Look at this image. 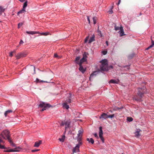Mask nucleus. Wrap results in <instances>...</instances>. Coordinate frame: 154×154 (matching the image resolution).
<instances>
[{
  "instance_id": "f257e3e1",
  "label": "nucleus",
  "mask_w": 154,
  "mask_h": 154,
  "mask_svg": "<svg viewBox=\"0 0 154 154\" xmlns=\"http://www.w3.org/2000/svg\"><path fill=\"white\" fill-rule=\"evenodd\" d=\"M144 90V87L143 88H138L137 95L134 96L133 98L134 100L137 101H141L142 100V98L143 96V94L145 93Z\"/></svg>"
},
{
  "instance_id": "f03ea898",
  "label": "nucleus",
  "mask_w": 154,
  "mask_h": 154,
  "mask_svg": "<svg viewBox=\"0 0 154 154\" xmlns=\"http://www.w3.org/2000/svg\"><path fill=\"white\" fill-rule=\"evenodd\" d=\"M1 135L5 139H8L9 142L11 143L12 142L11 140L9 131L7 130L4 131L1 133Z\"/></svg>"
},
{
  "instance_id": "7ed1b4c3",
  "label": "nucleus",
  "mask_w": 154,
  "mask_h": 154,
  "mask_svg": "<svg viewBox=\"0 0 154 154\" xmlns=\"http://www.w3.org/2000/svg\"><path fill=\"white\" fill-rule=\"evenodd\" d=\"M101 63L100 66V69L101 71H106L108 69V64L107 60L106 59H104L100 61Z\"/></svg>"
},
{
  "instance_id": "20e7f679",
  "label": "nucleus",
  "mask_w": 154,
  "mask_h": 154,
  "mask_svg": "<svg viewBox=\"0 0 154 154\" xmlns=\"http://www.w3.org/2000/svg\"><path fill=\"white\" fill-rule=\"evenodd\" d=\"M39 106L41 107H44L45 108H49L52 107L49 104L43 102H41L39 105Z\"/></svg>"
},
{
  "instance_id": "39448f33",
  "label": "nucleus",
  "mask_w": 154,
  "mask_h": 154,
  "mask_svg": "<svg viewBox=\"0 0 154 154\" xmlns=\"http://www.w3.org/2000/svg\"><path fill=\"white\" fill-rule=\"evenodd\" d=\"M108 118V115L107 114L103 113L100 117V119H101L102 120L104 119H106Z\"/></svg>"
},
{
  "instance_id": "423d86ee",
  "label": "nucleus",
  "mask_w": 154,
  "mask_h": 154,
  "mask_svg": "<svg viewBox=\"0 0 154 154\" xmlns=\"http://www.w3.org/2000/svg\"><path fill=\"white\" fill-rule=\"evenodd\" d=\"M79 69L82 73H84L86 69L84 68L82 66V64H79Z\"/></svg>"
},
{
  "instance_id": "0eeeda50",
  "label": "nucleus",
  "mask_w": 154,
  "mask_h": 154,
  "mask_svg": "<svg viewBox=\"0 0 154 154\" xmlns=\"http://www.w3.org/2000/svg\"><path fill=\"white\" fill-rule=\"evenodd\" d=\"M119 82V80L118 79L116 80L111 79L109 82V83L118 84Z\"/></svg>"
},
{
  "instance_id": "6e6552de",
  "label": "nucleus",
  "mask_w": 154,
  "mask_h": 154,
  "mask_svg": "<svg viewBox=\"0 0 154 154\" xmlns=\"http://www.w3.org/2000/svg\"><path fill=\"white\" fill-rule=\"evenodd\" d=\"M42 142L41 140L36 141L35 143L34 146L35 147H38L39 145L42 143Z\"/></svg>"
},
{
  "instance_id": "1a4fd4ad",
  "label": "nucleus",
  "mask_w": 154,
  "mask_h": 154,
  "mask_svg": "<svg viewBox=\"0 0 154 154\" xmlns=\"http://www.w3.org/2000/svg\"><path fill=\"white\" fill-rule=\"evenodd\" d=\"M26 33H27L28 34H30L31 35H33L36 34H39L40 33L39 32H36L35 31H27L26 32Z\"/></svg>"
},
{
  "instance_id": "9d476101",
  "label": "nucleus",
  "mask_w": 154,
  "mask_h": 154,
  "mask_svg": "<svg viewBox=\"0 0 154 154\" xmlns=\"http://www.w3.org/2000/svg\"><path fill=\"white\" fill-rule=\"evenodd\" d=\"M26 56L25 54H24L22 53H20L18 54L16 56V57L17 59H19L22 57H25Z\"/></svg>"
},
{
  "instance_id": "9b49d317",
  "label": "nucleus",
  "mask_w": 154,
  "mask_h": 154,
  "mask_svg": "<svg viewBox=\"0 0 154 154\" xmlns=\"http://www.w3.org/2000/svg\"><path fill=\"white\" fill-rule=\"evenodd\" d=\"M70 124V122L69 121H66L65 124V130H66L67 128H68L69 127Z\"/></svg>"
},
{
  "instance_id": "f8f14e48",
  "label": "nucleus",
  "mask_w": 154,
  "mask_h": 154,
  "mask_svg": "<svg viewBox=\"0 0 154 154\" xmlns=\"http://www.w3.org/2000/svg\"><path fill=\"white\" fill-rule=\"evenodd\" d=\"M13 112V110L11 109L8 110L5 112L4 113L5 116L6 117L7 115L10 113H12Z\"/></svg>"
},
{
  "instance_id": "ddd939ff",
  "label": "nucleus",
  "mask_w": 154,
  "mask_h": 154,
  "mask_svg": "<svg viewBox=\"0 0 154 154\" xmlns=\"http://www.w3.org/2000/svg\"><path fill=\"white\" fill-rule=\"evenodd\" d=\"M94 38H95L94 35H93L92 36L91 38H90V39L89 40L88 43L89 44L91 43L93 41H95Z\"/></svg>"
},
{
  "instance_id": "4468645a",
  "label": "nucleus",
  "mask_w": 154,
  "mask_h": 154,
  "mask_svg": "<svg viewBox=\"0 0 154 154\" xmlns=\"http://www.w3.org/2000/svg\"><path fill=\"white\" fill-rule=\"evenodd\" d=\"M63 107L67 109L69 108V106L67 104V103H64L63 104Z\"/></svg>"
},
{
  "instance_id": "2eb2a0df",
  "label": "nucleus",
  "mask_w": 154,
  "mask_h": 154,
  "mask_svg": "<svg viewBox=\"0 0 154 154\" xmlns=\"http://www.w3.org/2000/svg\"><path fill=\"white\" fill-rule=\"evenodd\" d=\"M86 60V59L83 57L80 60V62L79 63H78L79 64H82V63L85 61ZM77 63H78L77 62H76Z\"/></svg>"
},
{
  "instance_id": "dca6fc26",
  "label": "nucleus",
  "mask_w": 154,
  "mask_h": 154,
  "mask_svg": "<svg viewBox=\"0 0 154 154\" xmlns=\"http://www.w3.org/2000/svg\"><path fill=\"white\" fill-rule=\"evenodd\" d=\"M99 136L101 135H103V132L102 131V127H100L99 128Z\"/></svg>"
},
{
  "instance_id": "f3484780",
  "label": "nucleus",
  "mask_w": 154,
  "mask_h": 154,
  "mask_svg": "<svg viewBox=\"0 0 154 154\" xmlns=\"http://www.w3.org/2000/svg\"><path fill=\"white\" fill-rule=\"evenodd\" d=\"M123 108V107L122 106L120 107H119L117 106H115L113 108V110L114 111H116L118 110H119Z\"/></svg>"
},
{
  "instance_id": "a211bd4d",
  "label": "nucleus",
  "mask_w": 154,
  "mask_h": 154,
  "mask_svg": "<svg viewBox=\"0 0 154 154\" xmlns=\"http://www.w3.org/2000/svg\"><path fill=\"white\" fill-rule=\"evenodd\" d=\"M87 140L88 141L89 143H91L92 144H93L94 143V141L92 138H91L90 139L87 138Z\"/></svg>"
},
{
  "instance_id": "6ab92c4d",
  "label": "nucleus",
  "mask_w": 154,
  "mask_h": 154,
  "mask_svg": "<svg viewBox=\"0 0 154 154\" xmlns=\"http://www.w3.org/2000/svg\"><path fill=\"white\" fill-rule=\"evenodd\" d=\"M12 152H18L20 151V148L19 147H16L14 149H11Z\"/></svg>"
},
{
  "instance_id": "aec40b11",
  "label": "nucleus",
  "mask_w": 154,
  "mask_h": 154,
  "mask_svg": "<svg viewBox=\"0 0 154 154\" xmlns=\"http://www.w3.org/2000/svg\"><path fill=\"white\" fill-rule=\"evenodd\" d=\"M120 31H121V36H123L124 35H125V34H124V32L123 31V28L122 27H121L120 28Z\"/></svg>"
},
{
  "instance_id": "412c9836",
  "label": "nucleus",
  "mask_w": 154,
  "mask_h": 154,
  "mask_svg": "<svg viewBox=\"0 0 154 154\" xmlns=\"http://www.w3.org/2000/svg\"><path fill=\"white\" fill-rule=\"evenodd\" d=\"M83 132V130L82 129L79 130L78 131V136L79 137L80 136H81Z\"/></svg>"
},
{
  "instance_id": "4be33fe9",
  "label": "nucleus",
  "mask_w": 154,
  "mask_h": 154,
  "mask_svg": "<svg viewBox=\"0 0 154 154\" xmlns=\"http://www.w3.org/2000/svg\"><path fill=\"white\" fill-rule=\"evenodd\" d=\"M97 71H95V72H94L93 73H92L91 74V75L90 76V78H91L93 77L94 75H97Z\"/></svg>"
},
{
  "instance_id": "5701e85b",
  "label": "nucleus",
  "mask_w": 154,
  "mask_h": 154,
  "mask_svg": "<svg viewBox=\"0 0 154 154\" xmlns=\"http://www.w3.org/2000/svg\"><path fill=\"white\" fill-rule=\"evenodd\" d=\"M65 139V135H63L62 136V138H59V140L62 142H63L64 141V139Z\"/></svg>"
},
{
  "instance_id": "b1692460",
  "label": "nucleus",
  "mask_w": 154,
  "mask_h": 154,
  "mask_svg": "<svg viewBox=\"0 0 154 154\" xmlns=\"http://www.w3.org/2000/svg\"><path fill=\"white\" fill-rule=\"evenodd\" d=\"M5 149V150H4V151L5 152H12L13 150H11V149H9V148H6L5 147V149Z\"/></svg>"
},
{
  "instance_id": "393cba45",
  "label": "nucleus",
  "mask_w": 154,
  "mask_h": 154,
  "mask_svg": "<svg viewBox=\"0 0 154 154\" xmlns=\"http://www.w3.org/2000/svg\"><path fill=\"white\" fill-rule=\"evenodd\" d=\"M140 131V130L139 131H137L135 133L136 137H138L140 136V134L139 133Z\"/></svg>"
},
{
  "instance_id": "a878e982",
  "label": "nucleus",
  "mask_w": 154,
  "mask_h": 154,
  "mask_svg": "<svg viewBox=\"0 0 154 154\" xmlns=\"http://www.w3.org/2000/svg\"><path fill=\"white\" fill-rule=\"evenodd\" d=\"M88 55V54L87 53L85 52L83 54V57L86 59V58L87 57V56Z\"/></svg>"
},
{
  "instance_id": "bb28decb",
  "label": "nucleus",
  "mask_w": 154,
  "mask_h": 154,
  "mask_svg": "<svg viewBox=\"0 0 154 154\" xmlns=\"http://www.w3.org/2000/svg\"><path fill=\"white\" fill-rule=\"evenodd\" d=\"M27 1H26L24 3L23 9L25 10V8L27 6Z\"/></svg>"
},
{
  "instance_id": "cd10ccee",
  "label": "nucleus",
  "mask_w": 154,
  "mask_h": 154,
  "mask_svg": "<svg viewBox=\"0 0 154 154\" xmlns=\"http://www.w3.org/2000/svg\"><path fill=\"white\" fill-rule=\"evenodd\" d=\"M97 18L96 17H94L93 18V20L94 22V24H95L96 23V21L97 20Z\"/></svg>"
},
{
  "instance_id": "c85d7f7f",
  "label": "nucleus",
  "mask_w": 154,
  "mask_h": 154,
  "mask_svg": "<svg viewBox=\"0 0 154 154\" xmlns=\"http://www.w3.org/2000/svg\"><path fill=\"white\" fill-rule=\"evenodd\" d=\"M25 11H26L25 10H24V9H23H23H22V10H21V11H19V12H17V14H21V13H23V12H25Z\"/></svg>"
},
{
  "instance_id": "c756f323",
  "label": "nucleus",
  "mask_w": 154,
  "mask_h": 154,
  "mask_svg": "<svg viewBox=\"0 0 154 154\" xmlns=\"http://www.w3.org/2000/svg\"><path fill=\"white\" fill-rule=\"evenodd\" d=\"M82 142L81 141H79V143L76 145V147H79V148L80 146L82 145Z\"/></svg>"
},
{
  "instance_id": "7c9ffc66",
  "label": "nucleus",
  "mask_w": 154,
  "mask_h": 154,
  "mask_svg": "<svg viewBox=\"0 0 154 154\" xmlns=\"http://www.w3.org/2000/svg\"><path fill=\"white\" fill-rule=\"evenodd\" d=\"M15 53V51H14L11 52H10L9 54V56L10 57H12L13 56V54Z\"/></svg>"
},
{
  "instance_id": "2f4dec72",
  "label": "nucleus",
  "mask_w": 154,
  "mask_h": 154,
  "mask_svg": "<svg viewBox=\"0 0 154 154\" xmlns=\"http://www.w3.org/2000/svg\"><path fill=\"white\" fill-rule=\"evenodd\" d=\"M99 137L101 140L102 141L103 143H104V140L103 137V135L99 136Z\"/></svg>"
},
{
  "instance_id": "473e14b6",
  "label": "nucleus",
  "mask_w": 154,
  "mask_h": 154,
  "mask_svg": "<svg viewBox=\"0 0 154 154\" xmlns=\"http://www.w3.org/2000/svg\"><path fill=\"white\" fill-rule=\"evenodd\" d=\"M54 57H56L57 58H60L61 57H60V56H58V55H57V54L56 53V54H54Z\"/></svg>"
},
{
  "instance_id": "72a5a7b5",
  "label": "nucleus",
  "mask_w": 154,
  "mask_h": 154,
  "mask_svg": "<svg viewBox=\"0 0 154 154\" xmlns=\"http://www.w3.org/2000/svg\"><path fill=\"white\" fill-rule=\"evenodd\" d=\"M49 32L42 33H41V35H47L49 34Z\"/></svg>"
},
{
  "instance_id": "f704fd0d",
  "label": "nucleus",
  "mask_w": 154,
  "mask_h": 154,
  "mask_svg": "<svg viewBox=\"0 0 154 154\" xmlns=\"http://www.w3.org/2000/svg\"><path fill=\"white\" fill-rule=\"evenodd\" d=\"M127 120L129 122H131L133 120V119L131 117H127Z\"/></svg>"
},
{
  "instance_id": "c9c22d12",
  "label": "nucleus",
  "mask_w": 154,
  "mask_h": 154,
  "mask_svg": "<svg viewBox=\"0 0 154 154\" xmlns=\"http://www.w3.org/2000/svg\"><path fill=\"white\" fill-rule=\"evenodd\" d=\"M66 121H62L60 125L61 126H64L65 125L66 122Z\"/></svg>"
},
{
  "instance_id": "e433bc0d",
  "label": "nucleus",
  "mask_w": 154,
  "mask_h": 154,
  "mask_svg": "<svg viewBox=\"0 0 154 154\" xmlns=\"http://www.w3.org/2000/svg\"><path fill=\"white\" fill-rule=\"evenodd\" d=\"M4 10L3 9L2 7L0 6V13L4 12Z\"/></svg>"
},
{
  "instance_id": "4c0bfd02",
  "label": "nucleus",
  "mask_w": 154,
  "mask_h": 154,
  "mask_svg": "<svg viewBox=\"0 0 154 154\" xmlns=\"http://www.w3.org/2000/svg\"><path fill=\"white\" fill-rule=\"evenodd\" d=\"M114 116V114L108 115V118H112Z\"/></svg>"
},
{
  "instance_id": "58836bf2",
  "label": "nucleus",
  "mask_w": 154,
  "mask_h": 154,
  "mask_svg": "<svg viewBox=\"0 0 154 154\" xmlns=\"http://www.w3.org/2000/svg\"><path fill=\"white\" fill-rule=\"evenodd\" d=\"M120 28L119 26H115V29L116 31H117L118 30L120 29Z\"/></svg>"
},
{
  "instance_id": "ea45409f",
  "label": "nucleus",
  "mask_w": 154,
  "mask_h": 154,
  "mask_svg": "<svg viewBox=\"0 0 154 154\" xmlns=\"http://www.w3.org/2000/svg\"><path fill=\"white\" fill-rule=\"evenodd\" d=\"M113 8V6L111 7L109 11V14H112L113 13L112 9Z\"/></svg>"
},
{
  "instance_id": "a19ab883",
  "label": "nucleus",
  "mask_w": 154,
  "mask_h": 154,
  "mask_svg": "<svg viewBox=\"0 0 154 154\" xmlns=\"http://www.w3.org/2000/svg\"><path fill=\"white\" fill-rule=\"evenodd\" d=\"M80 58V57L79 56H78L75 59V62L78 61V60H79Z\"/></svg>"
},
{
  "instance_id": "79ce46f5",
  "label": "nucleus",
  "mask_w": 154,
  "mask_h": 154,
  "mask_svg": "<svg viewBox=\"0 0 154 154\" xmlns=\"http://www.w3.org/2000/svg\"><path fill=\"white\" fill-rule=\"evenodd\" d=\"M71 102V100H70V99L69 98L66 100V103H70Z\"/></svg>"
},
{
  "instance_id": "37998d69",
  "label": "nucleus",
  "mask_w": 154,
  "mask_h": 154,
  "mask_svg": "<svg viewBox=\"0 0 154 154\" xmlns=\"http://www.w3.org/2000/svg\"><path fill=\"white\" fill-rule=\"evenodd\" d=\"M22 25L23 23H19L18 24V28H20V27L22 26Z\"/></svg>"
},
{
  "instance_id": "c03bdc74",
  "label": "nucleus",
  "mask_w": 154,
  "mask_h": 154,
  "mask_svg": "<svg viewBox=\"0 0 154 154\" xmlns=\"http://www.w3.org/2000/svg\"><path fill=\"white\" fill-rule=\"evenodd\" d=\"M107 53V51H102V53L104 55H106Z\"/></svg>"
},
{
  "instance_id": "a18cd8bd",
  "label": "nucleus",
  "mask_w": 154,
  "mask_h": 154,
  "mask_svg": "<svg viewBox=\"0 0 154 154\" xmlns=\"http://www.w3.org/2000/svg\"><path fill=\"white\" fill-rule=\"evenodd\" d=\"M39 150V149H34V150H32V152H37Z\"/></svg>"
},
{
  "instance_id": "49530a36",
  "label": "nucleus",
  "mask_w": 154,
  "mask_h": 154,
  "mask_svg": "<svg viewBox=\"0 0 154 154\" xmlns=\"http://www.w3.org/2000/svg\"><path fill=\"white\" fill-rule=\"evenodd\" d=\"M94 136L96 138H98V136H97V133H95L94 134Z\"/></svg>"
},
{
  "instance_id": "de8ad7c7",
  "label": "nucleus",
  "mask_w": 154,
  "mask_h": 154,
  "mask_svg": "<svg viewBox=\"0 0 154 154\" xmlns=\"http://www.w3.org/2000/svg\"><path fill=\"white\" fill-rule=\"evenodd\" d=\"M88 37H87L86 38L85 40V43L87 42L88 41Z\"/></svg>"
},
{
  "instance_id": "09e8293b",
  "label": "nucleus",
  "mask_w": 154,
  "mask_h": 154,
  "mask_svg": "<svg viewBox=\"0 0 154 154\" xmlns=\"http://www.w3.org/2000/svg\"><path fill=\"white\" fill-rule=\"evenodd\" d=\"M32 69L34 70V73L35 74V67L34 66H32Z\"/></svg>"
},
{
  "instance_id": "8fccbe9b",
  "label": "nucleus",
  "mask_w": 154,
  "mask_h": 154,
  "mask_svg": "<svg viewBox=\"0 0 154 154\" xmlns=\"http://www.w3.org/2000/svg\"><path fill=\"white\" fill-rule=\"evenodd\" d=\"M87 19H88V21L89 23H90V19H89V16H88L87 17Z\"/></svg>"
},
{
  "instance_id": "3c124183",
  "label": "nucleus",
  "mask_w": 154,
  "mask_h": 154,
  "mask_svg": "<svg viewBox=\"0 0 154 154\" xmlns=\"http://www.w3.org/2000/svg\"><path fill=\"white\" fill-rule=\"evenodd\" d=\"M11 144L12 145V146H15V144L14 143L12 142H12H11Z\"/></svg>"
},
{
  "instance_id": "603ef678",
  "label": "nucleus",
  "mask_w": 154,
  "mask_h": 154,
  "mask_svg": "<svg viewBox=\"0 0 154 154\" xmlns=\"http://www.w3.org/2000/svg\"><path fill=\"white\" fill-rule=\"evenodd\" d=\"M23 43V41L22 40H20V44H19L20 45V44H22Z\"/></svg>"
},
{
  "instance_id": "864d4df0",
  "label": "nucleus",
  "mask_w": 154,
  "mask_h": 154,
  "mask_svg": "<svg viewBox=\"0 0 154 154\" xmlns=\"http://www.w3.org/2000/svg\"><path fill=\"white\" fill-rule=\"evenodd\" d=\"M98 32L101 35H102L101 34V31L98 30Z\"/></svg>"
},
{
  "instance_id": "5fc2aeb1",
  "label": "nucleus",
  "mask_w": 154,
  "mask_h": 154,
  "mask_svg": "<svg viewBox=\"0 0 154 154\" xmlns=\"http://www.w3.org/2000/svg\"><path fill=\"white\" fill-rule=\"evenodd\" d=\"M152 44L153 45H154V42L153 40H152Z\"/></svg>"
},
{
  "instance_id": "6e6d98bb",
  "label": "nucleus",
  "mask_w": 154,
  "mask_h": 154,
  "mask_svg": "<svg viewBox=\"0 0 154 154\" xmlns=\"http://www.w3.org/2000/svg\"><path fill=\"white\" fill-rule=\"evenodd\" d=\"M154 45H152V44L149 47V48H150L152 47H153Z\"/></svg>"
},
{
  "instance_id": "4d7b16f0",
  "label": "nucleus",
  "mask_w": 154,
  "mask_h": 154,
  "mask_svg": "<svg viewBox=\"0 0 154 154\" xmlns=\"http://www.w3.org/2000/svg\"><path fill=\"white\" fill-rule=\"evenodd\" d=\"M46 109V108H44L43 109H42V110H41V111H43L44 110H45Z\"/></svg>"
},
{
  "instance_id": "13d9d810",
  "label": "nucleus",
  "mask_w": 154,
  "mask_h": 154,
  "mask_svg": "<svg viewBox=\"0 0 154 154\" xmlns=\"http://www.w3.org/2000/svg\"><path fill=\"white\" fill-rule=\"evenodd\" d=\"M36 81L37 82H38L39 81V79H36Z\"/></svg>"
},
{
  "instance_id": "bf43d9fd",
  "label": "nucleus",
  "mask_w": 154,
  "mask_h": 154,
  "mask_svg": "<svg viewBox=\"0 0 154 154\" xmlns=\"http://www.w3.org/2000/svg\"><path fill=\"white\" fill-rule=\"evenodd\" d=\"M106 44L107 46L108 45V42L107 41H106Z\"/></svg>"
},
{
  "instance_id": "052dcab7",
  "label": "nucleus",
  "mask_w": 154,
  "mask_h": 154,
  "mask_svg": "<svg viewBox=\"0 0 154 154\" xmlns=\"http://www.w3.org/2000/svg\"><path fill=\"white\" fill-rule=\"evenodd\" d=\"M121 2V0H119V1L118 2V3L117 5H118Z\"/></svg>"
},
{
  "instance_id": "680f3d73",
  "label": "nucleus",
  "mask_w": 154,
  "mask_h": 154,
  "mask_svg": "<svg viewBox=\"0 0 154 154\" xmlns=\"http://www.w3.org/2000/svg\"><path fill=\"white\" fill-rule=\"evenodd\" d=\"M20 2H23L25 0H19Z\"/></svg>"
},
{
  "instance_id": "e2e57ef3",
  "label": "nucleus",
  "mask_w": 154,
  "mask_h": 154,
  "mask_svg": "<svg viewBox=\"0 0 154 154\" xmlns=\"http://www.w3.org/2000/svg\"><path fill=\"white\" fill-rule=\"evenodd\" d=\"M150 48H149V47H148L147 48H146V50H149Z\"/></svg>"
}]
</instances>
